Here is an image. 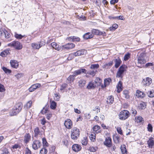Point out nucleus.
I'll return each instance as SVG.
<instances>
[{
    "instance_id": "f257e3e1",
    "label": "nucleus",
    "mask_w": 154,
    "mask_h": 154,
    "mask_svg": "<svg viewBox=\"0 0 154 154\" xmlns=\"http://www.w3.org/2000/svg\"><path fill=\"white\" fill-rule=\"evenodd\" d=\"M23 107V104L21 103H17L15 106L14 108L10 112V115L13 116L18 113L21 110Z\"/></svg>"
},
{
    "instance_id": "f03ea898",
    "label": "nucleus",
    "mask_w": 154,
    "mask_h": 154,
    "mask_svg": "<svg viewBox=\"0 0 154 154\" xmlns=\"http://www.w3.org/2000/svg\"><path fill=\"white\" fill-rule=\"evenodd\" d=\"M79 129L77 128H74L71 131V138L73 140H76L79 137Z\"/></svg>"
},
{
    "instance_id": "7ed1b4c3",
    "label": "nucleus",
    "mask_w": 154,
    "mask_h": 154,
    "mask_svg": "<svg viewBox=\"0 0 154 154\" xmlns=\"http://www.w3.org/2000/svg\"><path fill=\"white\" fill-rule=\"evenodd\" d=\"M8 46L13 47L17 50H20L23 48L22 45L19 42L14 41L8 44Z\"/></svg>"
},
{
    "instance_id": "20e7f679",
    "label": "nucleus",
    "mask_w": 154,
    "mask_h": 154,
    "mask_svg": "<svg viewBox=\"0 0 154 154\" xmlns=\"http://www.w3.org/2000/svg\"><path fill=\"white\" fill-rule=\"evenodd\" d=\"M130 115L129 112L126 110H123L120 112L119 114V119L122 120L127 119Z\"/></svg>"
},
{
    "instance_id": "39448f33",
    "label": "nucleus",
    "mask_w": 154,
    "mask_h": 154,
    "mask_svg": "<svg viewBox=\"0 0 154 154\" xmlns=\"http://www.w3.org/2000/svg\"><path fill=\"white\" fill-rule=\"evenodd\" d=\"M87 51L85 49H82L78 50L76 52L71 54L70 55V57L74 56L75 57H77L84 55L87 54ZM70 57H69V58Z\"/></svg>"
},
{
    "instance_id": "423d86ee",
    "label": "nucleus",
    "mask_w": 154,
    "mask_h": 154,
    "mask_svg": "<svg viewBox=\"0 0 154 154\" xmlns=\"http://www.w3.org/2000/svg\"><path fill=\"white\" fill-rule=\"evenodd\" d=\"M126 66L125 65H122L119 69L117 73L116 76L117 77L122 78L123 74L125 70Z\"/></svg>"
},
{
    "instance_id": "0eeeda50",
    "label": "nucleus",
    "mask_w": 154,
    "mask_h": 154,
    "mask_svg": "<svg viewBox=\"0 0 154 154\" xmlns=\"http://www.w3.org/2000/svg\"><path fill=\"white\" fill-rule=\"evenodd\" d=\"M145 53L143 52L141 53L138 58V63L140 64H143L145 63L146 61L144 58L145 56Z\"/></svg>"
},
{
    "instance_id": "6e6552de",
    "label": "nucleus",
    "mask_w": 154,
    "mask_h": 154,
    "mask_svg": "<svg viewBox=\"0 0 154 154\" xmlns=\"http://www.w3.org/2000/svg\"><path fill=\"white\" fill-rule=\"evenodd\" d=\"M11 36L10 33L4 28H0V36H4L8 38Z\"/></svg>"
},
{
    "instance_id": "1a4fd4ad",
    "label": "nucleus",
    "mask_w": 154,
    "mask_h": 154,
    "mask_svg": "<svg viewBox=\"0 0 154 154\" xmlns=\"http://www.w3.org/2000/svg\"><path fill=\"white\" fill-rule=\"evenodd\" d=\"M41 145V143L39 140H35L33 142L32 147L33 149L36 150L40 148Z\"/></svg>"
},
{
    "instance_id": "9d476101",
    "label": "nucleus",
    "mask_w": 154,
    "mask_h": 154,
    "mask_svg": "<svg viewBox=\"0 0 154 154\" xmlns=\"http://www.w3.org/2000/svg\"><path fill=\"white\" fill-rule=\"evenodd\" d=\"M75 46V45L72 43H69L64 45L62 46L61 49L62 50H69L73 48Z\"/></svg>"
},
{
    "instance_id": "9b49d317",
    "label": "nucleus",
    "mask_w": 154,
    "mask_h": 154,
    "mask_svg": "<svg viewBox=\"0 0 154 154\" xmlns=\"http://www.w3.org/2000/svg\"><path fill=\"white\" fill-rule=\"evenodd\" d=\"M64 124L66 128L68 129H71L72 126V122L69 119H67L65 121Z\"/></svg>"
},
{
    "instance_id": "f8f14e48",
    "label": "nucleus",
    "mask_w": 154,
    "mask_h": 154,
    "mask_svg": "<svg viewBox=\"0 0 154 154\" xmlns=\"http://www.w3.org/2000/svg\"><path fill=\"white\" fill-rule=\"evenodd\" d=\"M104 144L108 147L112 146V140L110 137H108L106 138L105 141L104 142Z\"/></svg>"
},
{
    "instance_id": "ddd939ff",
    "label": "nucleus",
    "mask_w": 154,
    "mask_h": 154,
    "mask_svg": "<svg viewBox=\"0 0 154 154\" xmlns=\"http://www.w3.org/2000/svg\"><path fill=\"white\" fill-rule=\"evenodd\" d=\"M142 82L144 85L146 86L149 85L152 82V79L149 77L146 78L143 80Z\"/></svg>"
},
{
    "instance_id": "4468645a",
    "label": "nucleus",
    "mask_w": 154,
    "mask_h": 154,
    "mask_svg": "<svg viewBox=\"0 0 154 154\" xmlns=\"http://www.w3.org/2000/svg\"><path fill=\"white\" fill-rule=\"evenodd\" d=\"M86 71L85 69H81L74 71L73 72V74L75 77L76 76L80 75L81 73H86Z\"/></svg>"
},
{
    "instance_id": "2eb2a0df",
    "label": "nucleus",
    "mask_w": 154,
    "mask_h": 154,
    "mask_svg": "<svg viewBox=\"0 0 154 154\" xmlns=\"http://www.w3.org/2000/svg\"><path fill=\"white\" fill-rule=\"evenodd\" d=\"M41 85L39 83H36L32 85L29 89V90L30 92H32L35 90L37 88L40 87Z\"/></svg>"
},
{
    "instance_id": "dca6fc26",
    "label": "nucleus",
    "mask_w": 154,
    "mask_h": 154,
    "mask_svg": "<svg viewBox=\"0 0 154 154\" xmlns=\"http://www.w3.org/2000/svg\"><path fill=\"white\" fill-rule=\"evenodd\" d=\"M111 81V79L110 78L105 79L104 80V85L102 84L101 85V86L102 88H105L106 86L108 85Z\"/></svg>"
},
{
    "instance_id": "f3484780",
    "label": "nucleus",
    "mask_w": 154,
    "mask_h": 154,
    "mask_svg": "<svg viewBox=\"0 0 154 154\" xmlns=\"http://www.w3.org/2000/svg\"><path fill=\"white\" fill-rule=\"evenodd\" d=\"M114 61L115 63V67L116 68H118L122 63L121 60L119 57L114 59Z\"/></svg>"
},
{
    "instance_id": "a211bd4d",
    "label": "nucleus",
    "mask_w": 154,
    "mask_h": 154,
    "mask_svg": "<svg viewBox=\"0 0 154 154\" xmlns=\"http://www.w3.org/2000/svg\"><path fill=\"white\" fill-rule=\"evenodd\" d=\"M10 63L11 67L14 68H17L19 66L18 62L15 60H11Z\"/></svg>"
},
{
    "instance_id": "6ab92c4d",
    "label": "nucleus",
    "mask_w": 154,
    "mask_h": 154,
    "mask_svg": "<svg viewBox=\"0 0 154 154\" xmlns=\"http://www.w3.org/2000/svg\"><path fill=\"white\" fill-rule=\"evenodd\" d=\"M31 136L29 134H26L24 137V142L26 144H27L29 142L31 139Z\"/></svg>"
},
{
    "instance_id": "aec40b11",
    "label": "nucleus",
    "mask_w": 154,
    "mask_h": 154,
    "mask_svg": "<svg viewBox=\"0 0 154 154\" xmlns=\"http://www.w3.org/2000/svg\"><path fill=\"white\" fill-rule=\"evenodd\" d=\"M136 95L138 97L140 98H143L145 96V94L144 93L138 90H137L136 91Z\"/></svg>"
},
{
    "instance_id": "412c9836",
    "label": "nucleus",
    "mask_w": 154,
    "mask_h": 154,
    "mask_svg": "<svg viewBox=\"0 0 154 154\" xmlns=\"http://www.w3.org/2000/svg\"><path fill=\"white\" fill-rule=\"evenodd\" d=\"M147 143L149 147L152 148L154 145V140L152 137H150L147 141Z\"/></svg>"
},
{
    "instance_id": "4be33fe9",
    "label": "nucleus",
    "mask_w": 154,
    "mask_h": 154,
    "mask_svg": "<svg viewBox=\"0 0 154 154\" xmlns=\"http://www.w3.org/2000/svg\"><path fill=\"white\" fill-rule=\"evenodd\" d=\"M94 36V35L91 33L90 32H87L83 35V38L86 39H90Z\"/></svg>"
},
{
    "instance_id": "5701e85b",
    "label": "nucleus",
    "mask_w": 154,
    "mask_h": 154,
    "mask_svg": "<svg viewBox=\"0 0 154 154\" xmlns=\"http://www.w3.org/2000/svg\"><path fill=\"white\" fill-rule=\"evenodd\" d=\"M72 148L73 151L77 152L81 149V147L78 144H75L73 145Z\"/></svg>"
},
{
    "instance_id": "b1692460",
    "label": "nucleus",
    "mask_w": 154,
    "mask_h": 154,
    "mask_svg": "<svg viewBox=\"0 0 154 154\" xmlns=\"http://www.w3.org/2000/svg\"><path fill=\"white\" fill-rule=\"evenodd\" d=\"M32 47L35 49H38L42 47L43 45H41V44H38L35 43H32L31 44Z\"/></svg>"
},
{
    "instance_id": "393cba45",
    "label": "nucleus",
    "mask_w": 154,
    "mask_h": 154,
    "mask_svg": "<svg viewBox=\"0 0 154 154\" xmlns=\"http://www.w3.org/2000/svg\"><path fill=\"white\" fill-rule=\"evenodd\" d=\"M51 46L53 48L57 51L60 50L61 48V47H59V45H57L56 43L53 42L51 44Z\"/></svg>"
},
{
    "instance_id": "a878e982",
    "label": "nucleus",
    "mask_w": 154,
    "mask_h": 154,
    "mask_svg": "<svg viewBox=\"0 0 154 154\" xmlns=\"http://www.w3.org/2000/svg\"><path fill=\"white\" fill-rule=\"evenodd\" d=\"M107 99L106 102L108 104H112L114 101V97L112 95L108 96L107 98Z\"/></svg>"
},
{
    "instance_id": "bb28decb",
    "label": "nucleus",
    "mask_w": 154,
    "mask_h": 154,
    "mask_svg": "<svg viewBox=\"0 0 154 154\" xmlns=\"http://www.w3.org/2000/svg\"><path fill=\"white\" fill-rule=\"evenodd\" d=\"M96 84L94 82H90L87 86V88L88 89H93L96 87Z\"/></svg>"
},
{
    "instance_id": "cd10ccee",
    "label": "nucleus",
    "mask_w": 154,
    "mask_h": 154,
    "mask_svg": "<svg viewBox=\"0 0 154 154\" xmlns=\"http://www.w3.org/2000/svg\"><path fill=\"white\" fill-rule=\"evenodd\" d=\"M113 64V61H110L108 63L105 64L103 66V67L106 69H109L110 68V67Z\"/></svg>"
},
{
    "instance_id": "c85d7f7f",
    "label": "nucleus",
    "mask_w": 154,
    "mask_h": 154,
    "mask_svg": "<svg viewBox=\"0 0 154 154\" xmlns=\"http://www.w3.org/2000/svg\"><path fill=\"white\" fill-rule=\"evenodd\" d=\"M69 41L72 42H79L80 40L79 38L75 36L69 37Z\"/></svg>"
},
{
    "instance_id": "c756f323",
    "label": "nucleus",
    "mask_w": 154,
    "mask_h": 154,
    "mask_svg": "<svg viewBox=\"0 0 154 154\" xmlns=\"http://www.w3.org/2000/svg\"><path fill=\"white\" fill-rule=\"evenodd\" d=\"M117 87V92L118 93L120 92L122 90L123 87L122 86V83L121 81L119 82Z\"/></svg>"
},
{
    "instance_id": "7c9ffc66",
    "label": "nucleus",
    "mask_w": 154,
    "mask_h": 154,
    "mask_svg": "<svg viewBox=\"0 0 154 154\" xmlns=\"http://www.w3.org/2000/svg\"><path fill=\"white\" fill-rule=\"evenodd\" d=\"M126 146L125 145H122L121 147V150L122 154H127V151L126 149Z\"/></svg>"
},
{
    "instance_id": "2f4dec72",
    "label": "nucleus",
    "mask_w": 154,
    "mask_h": 154,
    "mask_svg": "<svg viewBox=\"0 0 154 154\" xmlns=\"http://www.w3.org/2000/svg\"><path fill=\"white\" fill-rule=\"evenodd\" d=\"M100 128V127L98 125H95L94 126L93 128V131H94L93 132H95V133H97L100 132V131H99V129Z\"/></svg>"
},
{
    "instance_id": "473e14b6",
    "label": "nucleus",
    "mask_w": 154,
    "mask_h": 154,
    "mask_svg": "<svg viewBox=\"0 0 154 154\" xmlns=\"http://www.w3.org/2000/svg\"><path fill=\"white\" fill-rule=\"evenodd\" d=\"M9 51L6 50L2 52L0 54V55L2 57H5L9 54Z\"/></svg>"
},
{
    "instance_id": "72a5a7b5",
    "label": "nucleus",
    "mask_w": 154,
    "mask_h": 154,
    "mask_svg": "<svg viewBox=\"0 0 154 154\" xmlns=\"http://www.w3.org/2000/svg\"><path fill=\"white\" fill-rule=\"evenodd\" d=\"M86 83V81L84 79H82L79 81V85L80 87H83L85 86Z\"/></svg>"
},
{
    "instance_id": "f704fd0d",
    "label": "nucleus",
    "mask_w": 154,
    "mask_h": 154,
    "mask_svg": "<svg viewBox=\"0 0 154 154\" xmlns=\"http://www.w3.org/2000/svg\"><path fill=\"white\" fill-rule=\"evenodd\" d=\"M146 105L145 103L143 102H141L138 105V108L140 110L144 109L146 108Z\"/></svg>"
},
{
    "instance_id": "c9c22d12",
    "label": "nucleus",
    "mask_w": 154,
    "mask_h": 154,
    "mask_svg": "<svg viewBox=\"0 0 154 154\" xmlns=\"http://www.w3.org/2000/svg\"><path fill=\"white\" fill-rule=\"evenodd\" d=\"M101 31L98 29H93L91 31L92 34L100 35Z\"/></svg>"
},
{
    "instance_id": "e433bc0d",
    "label": "nucleus",
    "mask_w": 154,
    "mask_h": 154,
    "mask_svg": "<svg viewBox=\"0 0 154 154\" xmlns=\"http://www.w3.org/2000/svg\"><path fill=\"white\" fill-rule=\"evenodd\" d=\"M32 101L30 100L24 106V107L26 109H28L30 108L32 105Z\"/></svg>"
},
{
    "instance_id": "4c0bfd02",
    "label": "nucleus",
    "mask_w": 154,
    "mask_h": 154,
    "mask_svg": "<svg viewBox=\"0 0 154 154\" xmlns=\"http://www.w3.org/2000/svg\"><path fill=\"white\" fill-rule=\"evenodd\" d=\"M118 27V25L116 23L112 25V26L109 28V30L110 31H115L116 29Z\"/></svg>"
},
{
    "instance_id": "58836bf2",
    "label": "nucleus",
    "mask_w": 154,
    "mask_h": 154,
    "mask_svg": "<svg viewBox=\"0 0 154 154\" xmlns=\"http://www.w3.org/2000/svg\"><path fill=\"white\" fill-rule=\"evenodd\" d=\"M57 106V103L54 101H52L50 104V107L51 108L53 109H55Z\"/></svg>"
},
{
    "instance_id": "ea45409f",
    "label": "nucleus",
    "mask_w": 154,
    "mask_h": 154,
    "mask_svg": "<svg viewBox=\"0 0 154 154\" xmlns=\"http://www.w3.org/2000/svg\"><path fill=\"white\" fill-rule=\"evenodd\" d=\"M99 67V65L98 64H93L91 66L90 68L94 70H97Z\"/></svg>"
},
{
    "instance_id": "a19ab883",
    "label": "nucleus",
    "mask_w": 154,
    "mask_h": 154,
    "mask_svg": "<svg viewBox=\"0 0 154 154\" xmlns=\"http://www.w3.org/2000/svg\"><path fill=\"white\" fill-rule=\"evenodd\" d=\"M75 76L73 74L72 75H70L67 78V80L70 82V83H71V82H72L74 81L75 79Z\"/></svg>"
},
{
    "instance_id": "79ce46f5",
    "label": "nucleus",
    "mask_w": 154,
    "mask_h": 154,
    "mask_svg": "<svg viewBox=\"0 0 154 154\" xmlns=\"http://www.w3.org/2000/svg\"><path fill=\"white\" fill-rule=\"evenodd\" d=\"M95 132H93L91 133L89 136L91 140H92L93 142L95 140Z\"/></svg>"
},
{
    "instance_id": "37998d69",
    "label": "nucleus",
    "mask_w": 154,
    "mask_h": 154,
    "mask_svg": "<svg viewBox=\"0 0 154 154\" xmlns=\"http://www.w3.org/2000/svg\"><path fill=\"white\" fill-rule=\"evenodd\" d=\"M25 36V35H22L21 34H18L16 33H15L14 34L15 38L18 39H21Z\"/></svg>"
},
{
    "instance_id": "c03bdc74",
    "label": "nucleus",
    "mask_w": 154,
    "mask_h": 154,
    "mask_svg": "<svg viewBox=\"0 0 154 154\" xmlns=\"http://www.w3.org/2000/svg\"><path fill=\"white\" fill-rule=\"evenodd\" d=\"M97 72V70H90L87 73L93 76H94L95 75Z\"/></svg>"
},
{
    "instance_id": "a18cd8bd",
    "label": "nucleus",
    "mask_w": 154,
    "mask_h": 154,
    "mask_svg": "<svg viewBox=\"0 0 154 154\" xmlns=\"http://www.w3.org/2000/svg\"><path fill=\"white\" fill-rule=\"evenodd\" d=\"M136 122L137 123H140L143 121V119L142 117L139 116L135 118Z\"/></svg>"
},
{
    "instance_id": "49530a36",
    "label": "nucleus",
    "mask_w": 154,
    "mask_h": 154,
    "mask_svg": "<svg viewBox=\"0 0 154 154\" xmlns=\"http://www.w3.org/2000/svg\"><path fill=\"white\" fill-rule=\"evenodd\" d=\"M81 143L83 145H86L88 143L87 138L86 137H84L82 140Z\"/></svg>"
},
{
    "instance_id": "de8ad7c7",
    "label": "nucleus",
    "mask_w": 154,
    "mask_h": 154,
    "mask_svg": "<svg viewBox=\"0 0 154 154\" xmlns=\"http://www.w3.org/2000/svg\"><path fill=\"white\" fill-rule=\"evenodd\" d=\"M35 137H37L39 134L40 131L38 127L35 128L34 129Z\"/></svg>"
},
{
    "instance_id": "09e8293b",
    "label": "nucleus",
    "mask_w": 154,
    "mask_h": 154,
    "mask_svg": "<svg viewBox=\"0 0 154 154\" xmlns=\"http://www.w3.org/2000/svg\"><path fill=\"white\" fill-rule=\"evenodd\" d=\"M2 69L6 73H10L11 71V70L5 67H2Z\"/></svg>"
},
{
    "instance_id": "8fccbe9b",
    "label": "nucleus",
    "mask_w": 154,
    "mask_h": 154,
    "mask_svg": "<svg viewBox=\"0 0 154 154\" xmlns=\"http://www.w3.org/2000/svg\"><path fill=\"white\" fill-rule=\"evenodd\" d=\"M123 94L125 95V97L127 99L129 98V96L128 94V92L127 90H124L123 91Z\"/></svg>"
},
{
    "instance_id": "3c124183",
    "label": "nucleus",
    "mask_w": 154,
    "mask_h": 154,
    "mask_svg": "<svg viewBox=\"0 0 154 154\" xmlns=\"http://www.w3.org/2000/svg\"><path fill=\"white\" fill-rule=\"evenodd\" d=\"M42 143L43 146H48V143L46 141V139L45 138H43L42 139Z\"/></svg>"
},
{
    "instance_id": "603ef678",
    "label": "nucleus",
    "mask_w": 154,
    "mask_h": 154,
    "mask_svg": "<svg viewBox=\"0 0 154 154\" xmlns=\"http://www.w3.org/2000/svg\"><path fill=\"white\" fill-rule=\"evenodd\" d=\"M47 150L45 148L42 149L40 151V154H46L47 152Z\"/></svg>"
},
{
    "instance_id": "864d4df0",
    "label": "nucleus",
    "mask_w": 154,
    "mask_h": 154,
    "mask_svg": "<svg viewBox=\"0 0 154 154\" xmlns=\"http://www.w3.org/2000/svg\"><path fill=\"white\" fill-rule=\"evenodd\" d=\"M5 91V89L3 85L0 83V92H3Z\"/></svg>"
},
{
    "instance_id": "5fc2aeb1",
    "label": "nucleus",
    "mask_w": 154,
    "mask_h": 154,
    "mask_svg": "<svg viewBox=\"0 0 154 154\" xmlns=\"http://www.w3.org/2000/svg\"><path fill=\"white\" fill-rule=\"evenodd\" d=\"M149 96V97H154V91H149L148 92Z\"/></svg>"
},
{
    "instance_id": "6e6d98bb",
    "label": "nucleus",
    "mask_w": 154,
    "mask_h": 154,
    "mask_svg": "<svg viewBox=\"0 0 154 154\" xmlns=\"http://www.w3.org/2000/svg\"><path fill=\"white\" fill-rule=\"evenodd\" d=\"M97 148V147H90L88 149V150L91 152H95L96 151Z\"/></svg>"
},
{
    "instance_id": "4d7b16f0",
    "label": "nucleus",
    "mask_w": 154,
    "mask_h": 154,
    "mask_svg": "<svg viewBox=\"0 0 154 154\" xmlns=\"http://www.w3.org/2000/svg\"><path fill=\"white\" fill-rule=\"evenodd\" d=\"M94 82L96 84H97V83H98L100 85H101V80L99 78H96V79H95Z\"/></svg>"
},
{
    "instance_id": "13d9d810",
    "label": "nucleus",
    "mask_w": 154,
    "mask_h": 154,
    "mask_svg": "<svg viewBox=\"0 0 154 154\" xmlns=\"http://www.w3.org/2000/svg\"><path fill=\"white\" fill-rule=\"evenodd\" d=\"M147 129L148 131L150 132L152 131V127L151 124H149L148 125Z\"/></svg>"
},
{
    "instance_id": "bf43d9fd",
    "label": "nucleus",
    "mask_w": 154,
    "mask_h": 154,
    "mask_svg": "<svg viewBox=\"0 0 154 154\" xmlns=\"http://www.w3.org/2000/svg\"><path fill=\"white\" fill-rule=\"evenodd\" d=\"M67 84L65 83L63 84L61 86L60 90L61 91L63 90L67 87Z\"/></svg>"
},
{
    "instance_id": "052dcab7",
    "label": "nucleus",
    "mask_w": 154,
    "mask_h": 154,
    "mask_svg": "<svg viewBox=\"0 0 154 154\" xmlns=\"http://www.w3.org/2000/svg\"><path fill=\"white\" fill-rule=\"evenodd\" d=\"M116 129L118 133L120 134H122V130L120 127H117Z\"/></svg>"
},
{
    "instance_id": "680f3d73",
    "label": "nucleus",
    "mask_w": 154,
    "mask_h": 154,
    "mask_svg": "<svg viewBox=\"0 0 154 154\" xmlns=\"http://www.w3.org/2000/svg\"><path fill=\"white\" fill-rule=\"evenodd\" d=\"M48 109L46 108H44L41 111L42 113L43 114H45L47 112Z\"/></svg>"
},
{
    "instance_id": "e2e57ef3",
    "label": "nucleus",
    "mask_w": 154,
    "mask_h": 154,
    "mask_svg": "<svg viewBox=\"0 0 154 154\" xmlns=\"http://www.w3.org/2000/svg\"><path fill=\"white\" fill-rule=\"evenodd\" d=\"M130 54H125L124 57V60L125 61L127 60L130 57Z\"/></svg>"
},
{
    "instance_id": "0e129e2a",
    "label": "nucleus",
    "mask_w": 154,
    "mask_h": 154,
    "mask_svg": "<svg viewBox=\"0 0 154 154\" xmlns=\"http://www.w3.org/2000/svg\"><path fill=\"white\" fill-rule=\"evenodd\" d=\"M20 145L18 144H16L13 146L12 148L13 149H17V148L20 147Z\"/></svg>"
},
{
    "instance_id": "69168bd1",
    "label": "nucleus",
    "mask_w": 154,
    "mask_h": 154,
    "mask_svg": "<svg viewBox=\"0 0 154 154\" xmlns=\"http://www.w3.org/2000/svg\"><path fill=\"white\" fill-rule=\"evenodd\" d=\"M25 154H31V151L28 148L26 149Z\"/></svg>"
},
{
    "instance_id": "338daca9",
    "label": "nucleus",
    "mask_w": 154,
    "mask_h": 154,
    "mask_svg": "<svg viewBox=\"0 0 154 154\" xmlns=\"http://www.w3.org/2000/svg\"><path fill=\"white\" fill-rule=\"evenodd\" d=\"M131 112L132 114L134 116H135L137 113V112L136 110L134 109H132L131 110Z\"/></svg>"
},
{
    "instance_id": "774afa93",
    "label": "nucleus",
    "mask_w": 154,
    "mask_h": 154,
    "mask_svg": "<svg viewBox=\"0 0 154 154\" xmlns=\"http://www.w3.org/2000/svg\"><path fill=\"white\" fill-rule=\"evenodd\" d=\"M46 122L45 118H43L41 120V123L42 125H45Z\"/></svg>"
}]
</instances>
